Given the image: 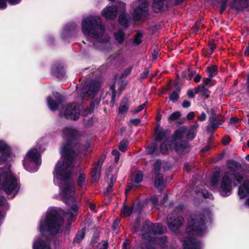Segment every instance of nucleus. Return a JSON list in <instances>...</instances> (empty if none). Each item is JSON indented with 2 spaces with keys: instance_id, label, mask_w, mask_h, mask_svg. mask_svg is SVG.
<instances>
[{
  "instance_id": "obj_1",
  "label": "nucleus",
  "mask_w": 249,
  "mask_h": 249,
  "mask_svg": "<svg viewBox=\"0 0 249 249\" xmlns=\"http://www.w3.org/2000/svg\"><path fill=\"white\" fill-rule=\"evenodd\" d=\"M61 153L62 159L57 162L53 172V181L59 186L63 200L70 206V210L64 215L70 224L75 219L79 208L74 198V185L70 180L72 161L76 153L71 143L64 144Z\"/></svg>"
},
{
  "instance_id": "obj_28",
  "label": "nucleus",
  "mask_w": 249,
  "mask_h": 249,
  "mask_svg": "<svg viewBox=\"0 0 249 249\" xmlns=\"http://www.w3.org/2000/svg\"><path fill=\"white\" fill-rule=\"evenodd\" d=\"M76 132L77 131L75 129L67 128L64 130V134L68 137L72 138L75 136Z\"/></svg>"
},
{
  "instance_id": "obj_29",
  "label": "nucleus",
  "mask_w": 249,
  "mask_h": 249,
  "mask_svg": "<svg viewBox=\"0 0 249 249\" xmlns=\"http://www.w3.org/2000/svg\"><path fill=\"white\" fill-rule=\"evenodd\" d=\"M86 175L83 173H80L78 176L77 182L78 184L81 187H83L85 183Z\"/></svg>"
},
{
  "instance_id": "obj_24",
  "label": "nucleus",
  "mask_w": 249,
  "mask_h": 249,
  "mask_svg": "<svg viewBox=\"0 0 249 249\" xmlns=\"http://www.w3.org/2000/svg\"><path fill=\"white\" fill-rule=\"evenodd\" d=\"M128 102L127 99H124L121 103L119 107V111L120 113H125L128 108Z\"/></svg>"
},
{
  "instance_id": "obj_41",
  "label": "nucleus",
  "mask_w": 249,
  "mask_h": 249,
  "mask_svg": "<svg viewBox=\"0 0 249 249\" xmlns=\"http://www.w3.org/2000/svg\"><path fill=\"white\" fill-rule=\"evenodd\" d=\"M142 35L140 33L137 34L134 38V43L139 44L141 42Z\"/></svg>"
},
{
  "instance_id": "obj_50",
  "label": "nucleus",
  "mask_w": 249,
  "mask_h": 249,
  "mask_svg": "<svg viewBox=\"0 0 249 249\" xmlns=\"http://www.w3.org/2000/svg\"><path fill=\"white\" fill-rule=\"evenodd\" d=\"M7 4L5 0H0V9H5Z\"/></svg>"
},
{
  "instance_id": "obj_61",
  "label": "nucleus",
  "mask_w": 249,
  "mask_h": 249,
  "mask_svg": "<svg viewBox=\"0 0 249 249\" xmlns=\"http://www.w3.org/2000/svg\"><path fill=\"white\" fill-rule=\"evenodd\" d=\"M200 28L201 27L199 25V23H197L196 25L192 28L193 32H195Z\"/></svg>"
},
{
  "instance_id": "obj_58",
  "label": "nucleus",
  "mask_w": 249,
  "mask_h": 249,
  "mask_svg": "<svg viewBox=\"0 0 249 249\" xmlns=\"http://www.w3.org/2000/svg\"><path fill=\"white\" fill-rule=\"evenodd\" d=\"M9 2L12 4L15 5L18 3L20 2V0H8Z\"/></svg>"
},
{
  "instance_id": "obj_7",
  "label": "nucleus",
  "mask_w": 249,
  "mask_h": 249,
  "mask_svg": "<svg viewBox=\"0 0 249 249\" xmlns=\"http://www.w3.org/2000/svg\"><path fill=\"white\" fill-rule=\"evenodd\" d=\"M166 227L162 226L161 225L156 223L153 224L150 222L146 223L145 225L143 227L142 234L143 238L145 240V241H147V249H154L153 246L150 247L151 244H154L155 241L157 244L162 245L166 241V237L165 236H161L160 239H157L158 236L164 232L166 231Z\"/></svg>"
},
{
  "instance_id": "obj_38",
  "label": "nucleus",
  "mask_w": 249,
  "mask_h": 249,
  "mask_svg": "<svg viewBox=\"0 0 249 249\" xmlns=\"http://www.w3.org/2000/svg\"><path fill=\"white\" fill-rule=\"evenodd\" d=\"M106 159V156L104 155H103L99 159L98 162H97L95 166L98 167L99 168H101L102 165Z\"/></svg>"
},
{
  "instance_id": "obj_12",
  "label": "nucleus",
  "mask_w": 249,
  "mask_h": 249,
  "mask_svg": "<svg viewBox=\"0 0 249 249\" xmlns=\"http://www.w3.org/2000/svg\"><path fill=\"white\" fill-rule=\"evenodd\" d=\"M62 113L67 119L77 120L80 116V107L75 104L69 105L64 108Z\"/></svg>"
},
{
  "instance_id": "obj_49",
  "label": "nucleus",
  "mask_w": 249,
  "mask_h": 249,
  "mask_svg": "<svg viewBox=\"0 0 249 249\" xmlns=\"http://www.w3.org/2000/svg\"><path fill=\"white\" fill-rule=\"evenodd\" d=\"M227 1V0H225L224 2L221 4V5L220 7V12L221 14H222L226 9Z\"/></svg>"
},
{
  "instance_id": "obj_31",
  "label": "nucleus",
  "mask_w": 249,
  "mask_h": 249,
  "mask_svg": "<svg viewBox=\"0 0 249 249\" xmlns=\"http://www.w3.org/2000/svg\"><path fill=\"white\" fill-rule=\"evenodd\" d=\"M195 74V72L191 71L189 70H187V71H184L182 72V77L185 78L188 80L192 79V77Z\"/></svg>"
},
{
  "instance_id": "obj_63",
  "label": "nucleus",
  "mask_w": 249,
  "mask_h": 249,
  "mask_svg": "<svg viewBox=\"0 0 249 249\" xmlns=\"http://www.w3.org/2000/svg\"><path fill=\"white\" fill-rule=\"evenodd\" d=\"M201 79V76H200L199 75H197L194 78V81L196 83H198L200 81Z\"/></svg>"
},
{
  "instance_id": "obj_62",
  "label": "nucleus",
  "mask_w": 249,
  "mask_h": 249,
  "mask_svg": "<svg viewBox=\"0 0 249 249\" xmlns=\"http://www.w3.org/2000/svg\"><path fill=\"white\" fill-rule=\"evenodd\" d=\"M238 122V119L237 118H232L230 120V123L231 124H233L236 123Z\"/></svg>"
},
{
  "instance_id": "obj_45",
  "label": "nucleus",
  "mask_w": 249,
  "mask_h": 249,
  "mask_svg": "<svg viewBox=\"0 0 249 249\" xmlns=\"http://www.w3.org/2000/svg\"><path fill=\"white\" fill-rule=\"evenodd\" d=\"M163 133L162 131H159L156 132V140L157 141H160L162 139Z\"/></svg>"
},
{
  "instance_id": "obj_59",
  "label": "nucleus",
  "mask_w": 249,
  "mask_h": 249,
  "mask_svg": "<svg viewBox=\"0 0 249 249\" xmlns=\"http://www.w3.org/2000/svg\"><path fill=\"white\" fill-rule=\"evenodd\" d=\"M130 121H131V123H132L133 124H134L135 125L138 124L140 122V120L139 119H132Z\"/></svg>"
},
{
  "instance_id": "obj_44",
  "label": "nucleus",
  "mask_w": 249,
  "mask_h": 249,
  "mask_svg": "<svg viewBox=\"0 0 249 249\" xmlns=\"http://www.w3.org/2000/svg\"><path fill=\"white\" fill-rule=\"evenodd\" d=\"M212 78V76H209L207 78L204 80L203 84L201 86H204V87H206L210 83Z\"/></svg>"
},
{
  "instance_id": "obj_64",
  "label": "nucleus",
  "mask_w": 249,
  "mask_h": 249,
  "mask_svg": "<svg viewBox=\"0 0 249 249\" xmlns=\"http://www.w3.org/2000/svg\"><path fill=\"white\" fill-rule=\"evenodd\" d=\"M215 48V45L213 44H210L209 46V48L211 50V53H212L213 50Z\"/></svg>"
},
{
  "instance_id": "obj_37",
  "label": "nucleus",
  "mask_w": 249,
  "mask_h": 249,
  "mask_svg": "<svg viewBox=\"0 0 249 249\" xmlns=\"http://www.w3.org/2000/svg\"><path fill=\"white\" fill-rule=\"evenodd\" d=\"M156 145L154 143H150L147 148V152L149 154H152L155 150Z\"/></svg>"
},
{
  "instance_id": "obj_18",
  "label": "nucleus",
  "mask_w": 249,
  "mask_h": 249,
  "mask_svg": "<svg viewBox=\"0 0 249 249\" xmlns=\"http://www.w3.org/2000/svg\"><path fill=\"white\" fill-rule=\"evenodd\" d=\"M119 21L120 24L124 27H127L131 19L130 16L125 12V9L122 13H119Z\"/></svg>"
},
{
  "instance_id": "obj_20",
  "label": "nucleus",
  "mask_w": 249,
  "mask_h": 249,
  "mask_svg": "<svg viewBox=\"0 0 249 249\" xmlns=\"http://www.w3.org/2000/svg\"><path fill=\"white\" fill-rule=\"evenodd\" d=\"M165 0H153V8L154 12H158L163 8Z\"/></svg>"
},
{
  "instance_id": "obj_4",
  "label": "nucleus",
  "mask_w": 249,
  "mask_h": 249,
  "mask_svg": "<svg viewBox=\"0 0 249 249\" xmlns=\"http://www.w3.org/2000/svg\"><path fill=\"white\" fill-rule=\"evenodd\" d=\"M82 30L88 38H89L97 48L107 50L111 47L108 36L104 35L105 27L101 18L90 16L84 18L82 22Z\"/></svg>"
},
{
  "instance_id": "obj_35",
  "label": "nucleus",
  "mask_w": 249,
  "mask_h": 249,
  "mask_svg": "<svg viewBox=\"0 0 249 249\" xmlns=\"http://www.w3.org/2000/svg\"><path fill=\"white\" fill-rule=\"evenodd\" d=\"M217 70V67L216 66H212L207 69V71L209 73V76H212L213 78L215 75L216 71Z\"/></svg>"
},
{
  "instance_id": "obj_54",
  "label": "nucleus",
  "mask_w": 249,
  "mask_h": 249,
  "mask_svg": "<svg viewBox=\"0 0 249 249\" xmlns=\"http://www.w3.org/2000/svg\"><path fill=\"white\" fill-rule=\"evenodd\" d=\"M187 95L189 97L194 98L195 97L194 91L192 89H190L187 91Z\"/></svg>"
},
{
  "instance_id": "obj_47",
  "label": "nucleus",
  "mask_w": 249,
  "mask_h": 249,
  "mask_svg": "<svg viewBox=\"0 0 249 249\" xmlns=\"http://www.w3.org/2000/svg\"><path fill=\"white\" fill-rule=\"evenodd\" d=\"M120 224V220L119 219L116 218L113 222L112 227L113 230L115 231L117 228L118 227Z\"/></svg>"
},
{
  "instance_id": "obj_14",
  "label": "nucleus",
  "mask_w": 249,
  "mask_h": 249,
  "mask_svg": "<svg viewBox=\"0 0 249 249\" xmlns=\"http://www.w3.org/2000/svg\"><path fill=\"white\" fill-rule=\"evenodd\" d=\"M100 88V83L97 82L93 81L90 83L88 87V91L87 89H83V92L85 94V97L89 96L90 98L94 97L95 94L98 91Z\"/></svg>"
},
{
  "instance_id": "obj_25",
  "label": "nucleus",
  "mask_w": 249,
  "mask_h": 249,
  "mask_svg": "<svg viewBox=\"0 0 249 249\" xmlns=\"http://www.w3.org/2000/svg\"><path fill=\"white\" fill-rule=\"evenodd\" d=\"M132 212L133 207H129L124 205L121 210V215L123 216H127L130 215Z\"/></svg>"
},
{
  "instance_id": "obj_21",
  "label": "nucleus",
  "mask_w": 249,
  "mask_h": 249,
  "mask_svg": "<svg viewBox=\"0 0 249 249\" xmlns=\"http://www.w3.org/2000/svg\"><path fill=\"white\" fill-rule=\"evenodd\" d=\"M114 36L118 43L122 44L124 42L125 34L122 31L119 30L115 33Z\"/></svg>"
},
{
  "instance_id": "obj_40",
  "label": "nucleus",
  "mask_w": 249,
  "mask_h": 249,
  "mask_svg": "<svg viewBox=\"0 0 249 249\" xmlns=\"http://www.w3.org/2000/svg\"><path fill=\"white\" fill-rule=\"evenodd\" d=\"M201 194H202L203 196L205 198H209L210 199L213 198V196L211 194H209L207 191L203 190L201 192Z\"/></svg>"
},
{
  "instance_id": "obj_3",
  "label": "nucleus",
  "mask_w": 249,
  "mask_h": 249,
  "mask_svg": "<svg viewBox=\"0 0 249 249\" xmlns=\"http://www.w3.org/2000/svg\"><path fill=\"white\" fill-rule=\"evenodd\" d=\"M63 225V219L59 216L57 211L48 209L45 216L40 219L38 230L41 236L34 240L33 249H51L50 241L46 236L61 231Z\"/></svg>"
},
{
  "instance_id": "obj_13",
  "label": "nucleus",
  "mask_w": 249,
  "mask_h": 249,
  "mask_svg": "<svg viewBox=\"0 0 249 249\" xmlns=\"http://www.w3.org/2000/svg\"><path fill=\"white\" fill-rule=\"evenodd\" d=\"M167 221L169 229L174 232L178 231L183 221V218L174 213L169 214L167 217Z\"/></svg>"
},
{
  "instance_id": "obj_34",
  "label": "nucleus",
  "mask_w": 249,
  "mask_h": 249,
  "mask_svg": "<svg viewBox=\"0 0 249 249\" xmlns=\"http://www.w3.org/2000/svg\"><path fill=\"white\" fill-rule=\"evenodd\" d=\"M128 142L127 141L123 140L121 141L119 145V148L122 152H124L127 148Z\"/></svg>"
},
{
  "instance_id": "obj_26",
  "label": "nucleus",
  "mask_w": 249,
  "mask_h": 249,
  "mask_svg": "<svg viewBox=\"0 0 249 249\" xmlns=\"http://www.w3.org/2000/svg\"><path fill=\"white\" fill-rule=\"evenodd\" d=\"M201 93L203 95L208 97L209 96V92L204 86H199L195 89V93L197 94Z\"/></svg>"
},
{
  "instance_id": "obj_5",
  "label": "nucleus",
  "mask_w": 249,
  "mask_h": 249,
  "mask_svg": "<svg viewBox=\"0 0 249 249\" xmlns=\"http://www.w3.org/2000/svg\"><path fill=\"white\" fill-rule=\"evenodd\" d=\"M211 220V213L209 210H206L202 213L192 218L186 229L188 236L184 237L181 240L183 249H201L200 243L191 237V235L202 234L206 229L205 225L210 223Z\"/></svg>"
},
{
  "instance_id": "obj_57",
  "label": "nucleus",
  "mask_w": 249,
  "mask_h": 249,
  "mask_svg": "<svg viewBox=\"0 0 249 249\" xmlns=\"http://www.w3.org/2000/svg\"><path fill=\"white\" fill-rule=\"evenodd\" d=\"M148 74V71L147 70H145L142 73L141 77L142 79H144L147 76Z\"/></svg>"
},
{
  "instance_id": "obj_19",
  "label": "nucleus",
  "mask_w": 249,
  "mask_h": 249,
  "mask_svg": "<svg viewBox=\"0 0 249 249\" xmlns=\"http://www.w3.org/2000/svg\"><path fill=\"white\" fill-rule=\"evenodd\" d=\"M232 6L238 10H242L249 6V0H234Z\"/></svg>"
},
{
  "instance_id": "obj_55",
  "label": "nucleus",
  "mask_w": 249,
  "mask_h": 249,
  "mask_svg": "<svg viewBox=\"0 0 249 249\" xmlns=\"http://www.w3.org/2000/svg\"><path fill=\"white\" fill-rule=\"evenodd\" d=\"M206 118V115L205 113L203 112L201 114V115L199 117L198 119L200 121H204V120H205Z\"/></svg>"
},
{
  "instance_id": "obj_56",
  "label": "nucleus",
  "mask_w": 249,
  "mask_h": 249,
  "mask_svg": "<svg viewBox=\"0 0 249 249\" xmlns=\"http://www.w3.org/2000/svg\"><path fill=\"white\" fill-rule=\"evenodd\" d=\"M195 117V114L193 112H189L187 116L188 120H192Z\"/></svg>"
},
{
  "instance_id": "obj_52",
  "label": "nucleus",
  "mask_w": 249,
  "mask_h": 249,
  "mask_svg": "<svg viewBox=\"0 0 249 249\" xmlns=\"http://www.w3.org/2000/svg\"><path fill=\"white\" fill-rule=\"evenodd\" d=\"M150 201L153 203L154 205H155L158 202V198L156 196H152L151 197Z\"/></svg>"
},
{
  "instance_id": "obj_33",
  "label": "nucleus",
  "mask_w": 249,
  "mask_h": 249,
  "mask_svg": "<svg viewBox=\"0 0 249 249\" xmlns=\"http://www.w3.org/2000/svg\"><path fill=\"white\" fill-rule=\"evenodd\" d=\"M180 116V113L178 111H176L171 114L168 117L169 122L174 121L178 119Z\"/></svg>"
},
{
  "instance_id": "obj_60",
  "label": "nucleus",
  "mask_w": 249,
  "mask_h": 249,
  "mask_svg": "<svg viewBox=\"0 0 249 249\" xmlns=\"http://www.w3.org/2000/svg\"><path fill=\"white\" fill-rule=\"evenodd\" d=\"M231 140V139L229 137H226L223 139V142L224 144H226L229 143Z\"/></svg>"
},
{
  "instance_id": "obj_51",
  "label": "nucleus",
  "mask_w": 249,
  "mask_h": 249,
  "mask_svg": "<svg viewBox=\"0 0 249 249\" xmlns=\"http://www.w3.org/2000/svg\"><path fill=\"white\" fill-rule=\"evenodd\" d=\"M146 106V103L140 105L139 107H138V109L137 110H134V112L135 113H137L141 111L142 109H144L145 107Z\"/></svg>"
},
{
  "instance_id": "obj_6",
  "label": "nucleus",
  "mask_w": 249,
  "mask_h": 249,
  "mask_svg": "<svg viewBox=\"0 0 249 249\" xmlns=\"http://www.w3.org/2000/svg\"><path fill=\"white\" fill-rule=\"evenodd\" d=\"M187 136L189 139H193L195 137L193 131L189 130L184 127H181L177 130L174 134V141L166 139L162 142L160 146V152L162 153H166L171 150L172 146L174 144L173 149L179 154H183L187 152L189 149L188 143L186 142H182L181 139L184 136Z\"/></svg>"
},
{
  "instance_id": "obj_8",
  "label": "nucleus",
  "mask_w": 249,
  "mask_h": 249,
  "mask_svg": "<svg viewBox=\"0 0 249 249\" xmlns=\"http://www.w3.org/2000/svg\"><path fill=\"white\" fill-rule=\"evenodd\" d=\"M0 186L7 195L12 197L17 194L19 189L18 179L9 169H0Z\"/></svg>"
},
{
  "instance_id": "obj_23",
  "label": "nucleus",
  "mask_w": 249,
  "mask_h": 249,
  "mask_svg": "<svg viewBox=\"0 0 249 249\" xmlns=\"http://www.w3.org/2000/svg\"><path fill=\"white\" fill-rule=\"evenodd\" d=\"M210 124L208 126V129L209 130L214 129L215 128L217 127L219 124L216 123V118L214 116H213L210 118Z\"/></svg>"
},
{
  "instance_id": "obj_36",
  "label": "nucleus",
  "mask_w": 249,
  "mask_h": 249,
  "mask_svg": "<svg viewBox=\"0 0 249 249\" xmlns=\"http://www.w3.org/2000/svg\"><path fill=\"white\" fill-rule=\"evenodd\" d=\"M115 180H116V179L115 178H114L113 177H112L110 178V182L109 183V184H108V186L107 187L106 193H109L111 192L112 191V187L113 186L114 182L115 181Z\"/></svg>"
},
{
  "instance_id": "obj_48",
  "label": "nucleus",
  "mask_w": 249,
  "mask_h": 249,
  "mask_svg": "<svg viewBox=\"0 0 249 249\" xmlns=\"http://www.w3.org/2000/svg\"><path fill=\"white\" fill-rule=\"evenodd\" d=\"M107 244L106 242H103L98 246V249H107Z\"/></svg>"
},
{
  "instance_id": "obj_39",
  "label": "nucleus",
  "mask_w": 249,
  "mask_h": 249,
  "mask_svg": "<svg viewBox=\"0 0 249 249\" xmlns=\"http://www.w3.org/2000/svg\"><path fill=\"white\" fill-rule=\"evenodd\" d=\"M178 98V94L175 91L173 92L170 96V99L173 102H176Z\"/></svg>"
},
{
  "instance_id": "obj_53",
  "label": "nucleus",
  "mask_w": 249,
  "mask_h": 249,
  "mask_svg": "<svg viewBox=\"0 0 249 249\" xmlns=\"http://www.w3.org/2000/svg\"><path fill=\"white\" fill-rule=\"evenodd\" d=\"M190 106L191 103L187 100L184 101L182 104V106L184 108L189 107Z\"/></svg>"
},
{
  "instance_id": "obj_30",
  "label": "nucleus",
  "mask_w": 249,
  "mask_h": 249,
  "mask_svg": "<svg viewBox=\"0 0 249 249\" xmlns=\"http://www.w3.org/2000/svg\"><path fill=\"white\" fill-rule=\"evenodd\" d=\"M164 162H162L161 160H158L156 161V162L154 165V171L156 173L160 171V167L161 166H162L163 168H164V170H166L167 169L164 166Z\"/></svg>"
},
{
  "instance_id": "obj_2",
  "label": "nucleus",
  "mask_w": 249,
  "mask_h": 249,
  "mask_svg": "<svg viewBox=\"0 0 249 249\" xmlns=\"http://www.w3.org/2000/svg\"><path fill=\"white\" fill-rule=\"evenodd\" d=\"M227 168L232 173L226 172L221 180L220 183V193L223 196H227L231 195L232 190L231 177L234 178L235 186L243 183L238 189V196L240 199L245 198L249 196V179L246 176H244L240 173H235L241 168L239 163L233 160H229L227 162ZM246 204L249 206V197L247 199Z\"/></svg>"
},
{
  "instance_id": "obj_17",
  "label": "nucleus",
  "mask_w": 249,
  "mask_h": 249,
  "mask_svg": "<svg viewBox=\"0 0 249 249\" xmlns=\"http://www.w3.org/2000/svg\"><path fill=\"white\" fill-rule=\"evenodd\" d=\"M143 174L141 171H136L133 176L132 177V181L129 183L127 188H126V192H128L133 188H135L137 187V185L135 184V183H139L142 180Z\"/></svg>"
},
{
  "instance_id": "obj_10",
  "label": "nucleus",
  "mask_w": 249,
  "mask_h": 249,
  "mask_svg": "<svg viewBox=\"0 0 249 249\" xmlns=\"http://www.w3.org/2000/svg\"><path fill=\"white\" fill-rule=\"evenodd\" d=\"M133 11L131 13L134 21H140L145 18L149 15V4L147 0H140L132 4Z\"/></svg>"
},
{
  "instance_id": "obj_16",
  "label": "nucleus",
  "mask_w": 249,
  "mask_h": 249,
  "mask_svg": "<svg viewBox=\"0 0 249 249\" xmlns=\"http://www.w3.org/2000/svg\"><path fill=\"white\" fill-rule=\"evenodd\" d=\"M0 152L2 154L1 158L4 160H10L12 157L10 147L2 140H0Z\"/></svg>"
},
{
  "instance_id": "obj_15",
  "label": "nucleus",
  "mask_w": 249,
  "mask_h": 249,
  "mask_svg": "<svg viewBox=\"0 0 249 249\" xmlns=\"http://www.w3.org/2000/svg\"><path fill=\"white\" fill-rule=\"evenodd\" d=\"M53 95L55 98V101H54L50 97H48L47 101L49 108L52 111H55L57 109L58 105L61 103L62 98L58 92H54Z\"/></svg>"
},
{
  "instance_id": "obj_46",
  "label": "nucleus",
  "mask_w": 249,
  "mask_h": 249,
  "mask_svg": "<svg viewBox=\"0 0 249 249\" xmlns=\"http://www.w3.org/2000/svg\"><path fill=\"white\" fill-rule=\"evenodd\" d=\"M126 84L123 81H121L119 83L118 90L121 92L125 88Z\"/></svg>"
},
{
  "instance_id": "obj_11",
  "label": "nucleus",
  "mask_w": 249,
  "mask_h": 249,
  "mask_svg": "<svg viewBox=\"0 0 249 249\" xmlns=\"http://www.w3.org/2000/svg\"><path fill=\"white\" fill-rule=\"evenodd\" d=\"M125 8V4L119 1L114 6H107L104 8L102 11V15L106 19H113L118 14L123 12Z\"/></svg>"
},
{
  "instance_id": "obj_42",
  "label": "nucleus",
  "mask_w": 249,
  "mask_h": 249,
  "mask_svg": "<svg viewBox=\"0 0 249 249\" xmlns=\"http://www.w3.org/2000/svg\"><path fill=\"white\" fill-rule=\"evenodd\" d=\"M111 153L115 156V162H117L119 160V152L117 150H113Z\"/></svg>"
},
{
  "instance_id": "obj_32",
  "label": "nucleus",
  "mask_w": 249,
  "mask_h": 249,
  "mask_svg": "<svg viewBox=\"0 0 249 249\" xmlns=\"http://www.w3.org/2000/svg\"><path fill=\"white\" fill-rule=\"evenodd\" d=\"M84 236H85L84 231L83 230H81V231H79L78 232L77 234L76 235V236L75 237V238L74 239V242H77V243H79V242H81V241H82L83 240V239L84 238Z\"/></svg>"
},
{
  "instance_id": "obj_9",
  "label": "nucleus",
  "mask_w": 249,
  "mask_h": 249,
  "mask_svg": "<svg viewBox=\"0 0 249 249\" xmlns=\"http://www.w3.org/2000/svg\"><path fill=\"white\" fill-rule=\"evenodd\" d=\"M40 155L36 148L31 149L26 154L23 164L25 169L29 172L36 171L41 164Z\"/></svg>"
},
{
  "instance_id": "obj_22",
  "label": "nucleus",
  "mask_w": 249,
  "mask_h": 249,
  "mask_svg": "<svg viewBox=\"0 0 249 249\" xmlns=\"http://www.w3.org/2000/svg\"><path fill=\"white\" fill-rule=\"evenodd\" d=\"M101 169L95 166L91 171V176L95 181L98 180L100 177Z\"/></svg>"
},
{
  "instance_id": "obj_43",
  "label": "nucleus",
  "mask_w": 249,
  "mask_h": 249,
  "mask_svg": "<svg viewBox=\"0 0 249 249\" xmlns=\"http://www.w3.org/2000/svg\"><path fill=\"white\" fill-rule=\"evenodd\" d=\"M218 178L216 177H213L211 180V183L213 188L217 186Z\"/></svg>"
},
{
  "instance_id": "obj_27",
  "label": "nucleus",
  "mask_w": 249,
  "mask_h": 249,
  "mask_svg": "<svg viewBox=\"0 0 249 249\" xmlns=\"http://www.w3.org/2000/svg\"><path fill=\"white\" fill-rule=\"evenodd\" d=\"M155 185V186L157 188L164 186V183L162 180V176L160 174H158L156 177Z\"/></svg>"
}]
</instances>
